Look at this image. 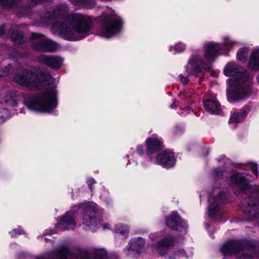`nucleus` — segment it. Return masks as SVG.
<instances>
[{"label": "nucleus", "mask_w": 259, "mask_h": 259, "mask_svg": "<svg viewBox=\"0 0 259 259\" xmlns=\"http://www.w3.org/2000/svg\"><path fill=\"white\" fill-rule=\"evenodd\" d=\"M179 79L184 84H186L188 82V79L186 77L183 76L182 75H179Z\"/></svg>", "instance_id": "nucleus-35"}, {"label": "nucleus", "mask_w": 259, "mask_h": 259, "mask_svg": "<svg viewBox=\"0 0 259 259\" xmlns=\"http://www.w3.org/2000/svg\"><path fill=\"white\" fill-rule=\"evenodd\" d=\"M256 81L257 84L259 85V74L256 77Z\"/></svg>", "instance_id": "nucleus-41"}, {"label": "nucleus", "mask_w": 259, "mask_h": 259, "mask_svg": "<svg viewBox=\"0 0 259 259\" xmlns=\"http://www.w3.org/2000/svg\"><path fill=\"white\" fill-rule=\"evenodd\" d=\"M247 114V112L245 110L233 113L230 118L229 123L235 125L236 123L242 121L246 117Z\"/></svg>", "instance_id": "nucleus-21"}, {"label": "nucleus", "mask_w": 259, "mask_h": 259, "mask_svg": "<svg viewBox=\"0 0 259 259\" xmlns=\"http://www.w3.org/2000/svg\"><path fill=\"white\" fill-rule=\"evenodd\" d=\"M91 21L87 16L73 14L57 22L52 27V31L61 34L67 40L81 39L90 34Z\"/></svg>", "instance_id": "nucleus-3"}, {"label": "nucleus", "mask_w": 259, "mask_h": 259, "mask_svg": "<svg viewBox=\"0 0 259 259\" xmlns=\"http://www.w3.org/2000/svg\"><path fill=\"white\" fill-rule=\"evenodd\" d=\"M5 32V28L4 26H2L0 27V36H2Z\"/></svg>", "instance_id": "nucleus-38"}, {"label": "nucleus", "mask_w": 259, "mask_h": 259, "mask_svg": "<svg viewBox=\"0 0 259 259\" xmlns=\"http://www.w3.org/2000/svg\"><path fill=\"white\" fill-rule=\"evenodd\" d=\"M222 50L221 44L214 42H206L204 45V57L193 55L189 59L186 70L189 74L195 75L209 68L210 63L220 54Z\"/></svg>", "instance_id": "nucleus-4"}, {"label": "nucleus", "mask_w": 259, "mask_h": 259, "mask_svg": "<svg viewBox=\"0 0 259 259\" xmlns=\"http://www.w3.org/2000/svg\"><path fill=\"white\" fill-rule=\"evenodd\" d=\"M174 105H175V103H174V104H172V105H170V107H171V108H174Z\"/></svg>", "instance_id": "nucleus-45"}, {"label": "nucleus", "mask_w": 259, "mask_h": 259, "mask_svg": "<svg viewBox=\"0 0 259 259\" xmlns=\"http://www.w3.org/2000/svg\"><path fill=\"white\" fill-rule=\"evenodd\" d=\"M75 213L74 210H71L62 216L56 226L57 231L58 232L66 230H74L76 225Z\"/></svg>", "instance_id": "nucleus-12"}, {"label": "nucleus", "mask_w": 259, "mask_h": 259, "mask_svg": "<svg viewBox=\"0 0 259 259\" xmlns=\"http://www.w3.org/2000/svg\"><path fill=\"white\" fill-rule=\"evenodd\" d=\"M23 233V230L20 228H18V229H13L12 231L10 232L9 233L12 237H16Z\"/></svg>", "instance_id": "nucleus-33"}, {"label": "nucleus", "mask_w": 259, "mask_h": 259, "mask_svg": "<svg viewBox=\"0 0 259 259\" xmlns=\"http://www.w3.org/2000/svg\"><path fill=\"white\" fill-rule=\"evenodd\" d=\"M31 37L32 39H36L34 48L38 51L52 52L55 51L57 48L56 42L39 33H32Z\"/></svg>", "instance_id": "nucleus-7"}, {"label": "nucleus", "mask_w": 259, "mask_h": 259, "mask_svg": "<svg viewBox=\"0 0 259 259\" xmlns=\"http://www.w3.org/2000/svg\"><path fill=\"white\" fill-rule=\"evenodd\" d=\"M185 45L180 42L176 44L175 46H171L169 48V51L172 54L181 53L185 50Z\"/></svg>", "instance_id": "nucleus-25"}, {"label": "nucleus", "mask_w": 259, "mask_h": 259, "mask_svg": "<svg viewBox=\"0 0 259 259\" xmlns=\"http://www.w3.org/2000/svg\"><path fill=\"white\" fill-rule=\"evenodd\" d=\"M75 256L68 249H63L60 254V259H74Z\"/></svg>", "instance_id": "nucleus-28"}, {"label": "nucleus", "mask_w": 259, "mask_h": 259, "mask_svg": "<svg viewBox=\"0 0 259 259\" xmlns=\"http://www.w3.org/2000/svg\"><path fill=\"white\" fill-rule=\"evenodd\" d=\"M15 0H0V5L6 8H9L13 6Z\"/></svg>", "instance_id": "nucleus-31"}, {"label": "nucleus", "mask_w": 259, "mask_h": 259, "mask_svg": "<svg viewBox=\"0 0 259 259\" xmlns=\"http://www.w3.org/2000/svg\"><path fill=\"white\" fill-rule=\"evenodd\" d=\"M93 7V6H92V5H91V6H88V7H89V8H91V7Z\"/></svg>", "instance_id": "nucleus-46"}, {"label": "nucleus", "mask_w": 259, "mask_h": 259, "mask_svg": "<svg viewBox=\"0 0 259 259\" xmlns=\"http://www.w3.org/2000/svg\"><path fill=\"white\" fill-rule=\"evenodd\" d=\"M47 18H48V20L47 21H46V23L47 24H53V25H54L55 23H56V22H59V21H62L64 18L62 19V20H57L55 22H53V20H54V17H47ZM53 26V25H52ZM53 26H52V27Z\"/></svg>", "instance_id": "nucleus-34"}, {"label": "nucleus", "mask_w": 259, "mask_h": 259, "mask_svg": "<svg viewBox=\"0 0 259 259\" xmlns=\"http://www.w3.org/2000/svg\"><path fill=\"white\" fill-rule=\"evenodd\" d=\"M145 243L144 239L141 237L131 240L124 249L125 254L131 258L137 257L141 253Z\"/></svg>", "instance_id": "nucleus-9"}, {"label": "nucleus", "mask_w": 259, "mask_h": 259, "mask_svg": "<svg viewBox=\"0 0 259 259\" xmlns=\"http://www.w3.org/2000/svg\"><path fill=\"white\" fill-rule=\"evenodd\" d=\"M107 252L104 249H98L96 251L94 259H107Z\"/></svg>", "instance_id": "nucleus-29"}, {"label": "nucleus", "mask_w": 259, "mask_h": 259, "mask_svg": "<svg viewBox=\"0 0 259 259\" xmlns=\"http://www.w3.org/2000/svg\"><path fill=\"white\" fill-rule=\"evenodd\" d=\"M172 243V240L171 238H164L161 241L158 242L154 248L161 255H164L167 251L168 248Z\"/></svg>", "instance_id": "nucleus-19"}, {"label": "nucleus", "mask_w": 259, "mask_h": 259, "mask_svg": "<svg viewBox=\"0 0 259 259\" xmlns=\"http://www.w3.org/2000/svg\"><path fill=\"white\" fill-rule=\"evenodd\" d=\"M145 145L146 154L148 156H150L161 147L162 141L156 135H154L146 140Z\"/></svg>", "instance_id": "nucleus-14"}, {"label": "nucleus", "mask_w": 259, "mask_h": 259, "mask_svg": "<svg viewBox=\"0 0 259 259\" xmlns=\"http://www.w3.org/2000/svg\"><path fill=\"white\" fill-rule=\"evenodd\" d=\"M8 74H9V73H5V72L0 73V76H5V75H7Z\"/></svg>", "instance_id": "nucleus-42"}, {"label": "nucleus", "mask_w": 259, "mask_h": 259, "mask_svg": "<svg viewBox=\"0 0 259 259\" xmlns=\"http://www.w3.org/2000/svg\"><path fill=\"white\" fill-rule=\"evenodd\" d=\"M109 228H110V226L108 224L106 223V224H103V228L104 230L108 229H109Z\"/></svg>", "instance_id": "nucleus-40"}, {"label": "nucleus", "mask_w": 259, "mask_h": 259, "mask_svg": "<svg viewBox=\"0 0 259 259\" xmlns=\"http://www.w3.org/2000/svg\"><path fill=\"white\" fill-rule=\"evenodd\" d=\"M224 44L226 49L230 50L234 47L238 46L239 43L230 37L226 36L224 38Z\"/></svg>", "instance_id": "nucleus-26"}, {"label": "nucleus", "mask_w": 259, "mask_h": 259, "mask_svg": "<svg viewBox=\"0 0 259 259\" xmlns=\"http://www.w3.org/2000/svg\"><path fill=\"white\" fill-rule=\"evenodd\" d=\"M176 158L175 154L168 150L158 153L155 158V163L161 166L169 168L174 166L176 163Z\"/></svg>", "instance_id": "nucleus-13"}, {"label": "nucleus", "mask_w": 259, "mask_h": 259, "mask_svg": "<svg viewBox=\"0 0 259 259\" xmlns=\"http://www.w3.org/2000/svg\"><path fill=\"white\" fill-rule=\"evenodd\" d=\"M157 234H151L150 235V237L151 239L154 240L157 238Z\"/></svg>", "instance_id": "nucleus-39"}, {"label": "nucleus", "mask_w": 259, "mask_h": 259, "mask_svg": "<svg viewBox=\"0 0 259 259\" xmlns=\"http://www.w3.org/2000/svg\"><path fill=\"white\" fill-rule=\"evenodd\" d=\"M247 204L249 207L250 208V212L251 211V208L254 209V207H259V201L255 200L253 198H249L247 200Z\"/></svg>", "instance_id": "nucleus-30"}, {"label": "nucleus", "mask_w": 259, "mask_h": 259, "mask_svg": "<svg viewBox=\"0 0 259 259\" xmlns=\"http://www.w3.org/2000/svg\"><path fill=\"white\" fill-rule=\"evenodd\" d=\"M248 64L250 69L259 70V48L252 52Z\"/></svg>", "instance_id": "nucleus-20"}, {"label": "nucleus", "mask_w": 259, "mask_h": 259, "mask_svg": "<svg viewBox=\"0 0 259 259\" xmlns=\"http://www.w3.org/2000/svg\"><path fill=\"white\" fill-rule=\"evenodd\" d=\"M228 76H233L227 80L229 87L227 89L229 102L233 103L248 98L257 90L253 88L254 84L249 80L246 70L238 67L234 62L227 64L224 70Z\"/></svg>", "instance_id": "nucleus-2"}, {"label": "nucleus", "mask_w": 259, "mask_h": 259, "mask_svg": "<svg viewBox=\"0 0 259 259\" xmlns=\"http://www.w3.org/2000/svg\"><path fill=\"white\" fill-rule=\"evenodd\" d=\"M220 190L215 189L209 196L208 214L210 217H214L221 210V203L223 199L220 195L218 196Z\"/></svg>", "instance_id": "nucleus-11"}, {"label": "nucleus", "mask_w": 259, "mask_h": 259, "mask_svg": "<svg viewBox=\"0 0 259 259\" xmlns=\"http://www.w3.org/2000/svg\"><path fill=\"white\" fill-rule=\"evenodd\" d=\"M41 239L44 240L45 242H47V241L48 240L47 238L43 237H41Z\"/></svg>", "instance_id": "nucleus-43"}, {"label": "nucleus", "mask_w": 259, "mask_h": 259, "mask_svg": "<svg viewBox=\"0 0 259 259\" xmlns=\"http://www.w3.org/2000/svg\"><path fill=\"white\" fill-rule=\"evenodd\" d=\"M10 68H11V66H8L7 67H5V69H6V70H9V69H10Z\"/></svg>", "instance_id": "nucleus-44"}, {"label": "nucleus", "mask_w": 259, "mask_h": 259, "mask_svg": "<svg viewBox=\"0 0 259 259\" xmlns=\"http://www.w3.org/2000/svg\"><path fill=\"white\" fill-rule=\"evenodd\" d=\"M135 151L138 155L140 156L142 155L144 153L143 146L142 145H138L136 150L133 148H131L128 151L129 154L127 155V157H129L131 156L132 158H136Z\"/></svg>", "instance_id": "nucleus-24"}, {"label": "nucleus", "mask_w": 259, "mask_h": 259, "mask_svg": "<svg viewBox=\"0 0 259 259\" xmlns=\"http://www.w3.org/2000/svg\"><path fill=\"white\" fill-rule=\"evenodd\" d=\"M122 26L121 18L112 12L105 17L99 34L102 37L110 38L119 33Z\"/></svg>", "instance_id": "nucleus-6"}, {"label": "nucleus", "mask_w": 259, "mask_h": 259, "mask_svg": "<svg viewBox=\"0 0 259 259\" xmlns=\"http://www.w3.org/2000/svg\"><path fill=\"white\" fill-rule=\"evenodd\" d=\"M214 175L215 177L219 178L222 176V171L220 169L215 170Z\"/></svg>", "instance_id": "nucleus-36"}, {"label": "nucleus", "mask_w": 259, "mask_h": 259, "mask_svg": "<svg viewBox=\"0 0 259 259\" xmlns=\"http://www.w3.org/2000/svg\"><path fill=\"white\" fill-rule=\"evenodd\" d=\"M82 223L84 229L96 231L102 221L100 217H95L99 212L97 204L93 202H87L82 206Z\"/></svg>", "instance_id": "nucleus-5"}, {"label": "nucleus", "mask_w": 259, "mask_h": 259, "mask_svg": "<svg viewBox=\"0 0 259 259\" xmlns=\"http://www.w3.org/2000/svg\"><path fill=\"white\" fill-rule=\"evenodd\" d=\"M11 38L16 44H20L23 42V35L20 32L13 33L11 35Z\"/></svg>", "instance_id": "nucleus-27"}, {"label": "nucleus", "mask_w": 259, "mask_h": 259, "mask_svg": "<svg viewBox=\"0 0 259 259\" xmlns=\"http://www.w3.org/2000/svg\"><path fill=\"white\" fill-rule=\"evenodd\" d=\"M15 81L30 89L45 91L30 97L25 101V105L30 110L39 112H52L57 106V94L54 81L48 72H38L34 70H25L17 75Z\"/></svg>", "instance_id": "nucleus-1"}, {"label": "nucleus", "mask_w": 259, "mask_h": 259, "mask_svg": "<svg viewBox=\"0 0 259 259\" xmlns=\"http://www.w3.org/2000/svg\"><path fill=\"white\" fill-rule=\"evenodd\" d=\"M38 61L53 69H58L62 65L63 60L58 56L42 55L38 58Z\"/></svg>", "instance_id": "nucleus-15"}, {"label": "nucleus", "mask_w": 259, "mask_h": 259, "mask_svg": "<svg viewBox=\"0 0 259 259\" xmlns=\"http://www.w3.org/2000/svg\"><path fill=\"white\" fill-rule=\"evenodd\" d=\"M177 255H182L184 256L185 255V251L184 250H180L178 251L176 254Z\"/></svg>", "instance_id": "nucleus-37"}, {"label": "nucleus", "mask_w": 259, "mask_h": 259, "mask_svg": "<svg viewBox=\"0 0 259 259\" xmlns=\"http://www.w3.org/2000/svg\"><path fill=\"white\" fill-rule=\"evenodd\" d=\"M249 49L247 47L240 49L237 53V59L241 62H245L248 56Z\"/></svg>", "instance_id": "nucleus-23"}, {"label": "nucleus", "mask_w": 259, "mask_h": 259, "mask_svg": "<svg viewBox=\"0 0 259 259\" xmlns=\"http://www.w3.org/2000/svg\"><path fill=\"white\" fill-rule=\"evenodd\" d=\"M114 231L116 236L125 238L128 233V227L127 225L119 224L115 226Z\"/></svg>", "instance_id": "nucleus-22"}, {"label": "nucleus", "mask_w": 259, "mask_h": 259, "mask_svg": "<svg viewBox=\"0 0 259 259\" xmlns=\"http://www.w3.org/2000/svg\"><path fill=\"white\" fill-rule=\"evenodd\" d=\"M166 224L171 229L178 230L184 227L185 223L182 221L177 212H173L166 219Z\"/></svg>", "instance_id": "nucleus-16"}, {"label": "nucleus", "mask_w": 259, "mask_h": 259, "mask_svg": "<svg viewBox=\"0 0 259 259\" xmlns=\"http://www.w3.org/2000/svg\"><path fill=\"white\" fill-rule=\"evenodd\" d=\"M221 251L225 255L236 254L239 259H253L250 255L245 254L243 250L238 246L237 243L234 241H228L223 245Z\"/></svg>", "instance_id": "nucleus-8"}, {"label": "nucleus", "mask_w": 259, "mask_h": 259, "mask_svg": "<svg viewBox=\"0 0 259 259\" xmlns=\"http://www.w3.org/2000/svg\"><path fill=\"white\" fill-rule=\"evenodd\" d=\"M251 176L248 174L244 176L242 174H235L231 177V184L240 191H245L247 193L250 189H253L252 187L248 185V182L251 181Z\"/></svg>", "instance_id": "nucleus-10"}, {"label": "nucleus", "mask_w": 259, "mask_h": 259, "mask_svg": "<svg viewBox=\"0 0 259 259\" xmlns=\"http://www.w3.org/2000/svg\"><path fill=\"white\" fill-rule=\"evenodd\" d=\"M204 107L207 112L211 114H219L221 110L220 104L215 98L205 101Z\"/></svg>", "instance_id": "nucleus-18"}, {"label": "nucleus", "mask_w": 259, "mask_h": 259, "mask_svg": "<svg viewBox=\"0 0 259 259\" xmlns=\"http://www.w3.org/2000/svg\"><path fill=\"white\" fill-rule=\"evenodd\" d=\"M5 95L2 97L1 103H5L11 106H15L17 105L18 100L16 92L9 89H6Z\"/></svg>", "instance_id": "nucleus-17"}, {"label": "nucleus", "mask_w": 259, "mask_h": 259, "mask_svg": "<svg viewBox=\"0 0 259 259\" xmlns=\"http://www.w3.org/2000/svg\"><path fill=\"white\" fill-rule=\"evenodd\" d=\"M249 167L251 168L252 172L256 176H258L257 165L256 163L250 162L248 163Z\"/></svg>", "instance_id": "nucleus-32"}]
</instances>
